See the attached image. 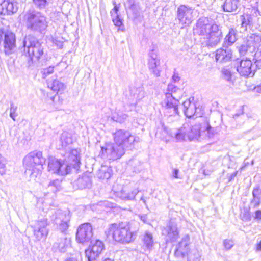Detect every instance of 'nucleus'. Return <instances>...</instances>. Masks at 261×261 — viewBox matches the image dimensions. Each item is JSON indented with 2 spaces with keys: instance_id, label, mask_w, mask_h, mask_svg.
<instances>
[{
  "instance_id": "obj_1",
  "label": "nucleus",
  "mask_w": 261,
  "mask_h": 261,
  "mask_svg": "<svg viewBox=\"0 0 261 261\" xmlns=\"http://www.w3.org/2000/svg\"><path fill=\"white\" fill-rule=\"evenodd\" d=\"M195 35L200 36L202 47H215L220 42L222 32L220 27L211 18L202 17L197 21L193 29Z\"/></svg>"
},
{
  "instance_id": "obj_2",
  "label": "nucleus",
  "mask_w": 261,
  "mask_h": 261,
  "mask_svg": "<svg viewBox=\"0 0 261 261\" xmlns=\"http://www.w3.org/2000/svg\"><path fill=\"white\" fill-rule=\"evenodd\" d=\"M107 237H111L113 239L121 244H127L133 241L136 234L132 232L130 227L126 222L113 223L105 230Z\"/></svg>"
},
{
  "instance_id": "obj_3",
  "label": "nucleus",
  "mask_w": 261,
  "mask_h": 261,
  "mask_svg": "<svg viewBox=\"0 0 261 261\" xmlns=\"http://www.w3.org/2000/svg\"><path fill=\"white\" fill-rule=\"evenodd\" d=\"M47 17L36 10H29L24 14V21L28 29L42 33L48 27Z\"/></svg>"
},
{
  "instance_id": "obj_4",
  "label": "nucleus",
  "mask_w": 261,
  "mask_h": 261,
  "mask_svg": "<svg viewBox=\"0 0 261 261\" xmlns=\"http://www.w3.org/2000/svg\"><path fill=\"white\" fill-rule=\"evenodd\" d=\"M45 159L41 151H33L28 154L23 159V165L26 170V174L32 177H36L41 173L42 165Z\"/></svg>"
},
{
  "instance_id": "obj_5",
  "label": "nucleus",
  "mask_w": 261,
  "mask_h": 261,
  "mask_svg": "<svg viewBox=\"0 0 261 261\" xmlns=\"http://www.w3.org/2000/svg\"><path fill=\"white\" fill-rule=\"evenodd\" d=\"M181 97V91L172 84H169L165 93L164 104L170 116L178 114V104Z\"/></svg>"
},
{
  "instance_id": "obj_6",
  "label": "nucleus",
  "mask_w": 261,
  "mask_h": 261,
  "mask_svg": "<svg viewBox=\"0 0 261 261\" xmlns=\"http://www.w3.org/2000/svg\"><path fill=\"white\" fill-rule=\"evenodd\" d=\"M23 46L27 48L30 58L28 66H30L33 61H38L44 54V48L42 43L35 37L29 35L23 40Z\"/></svg>"
},
{
  "instance_id": "obj_7",
  "label": "nucleus",
  "mask_w": 261,
  "mask_h": 261,
  "mask_svg": "<svg viewBox=\"0 0 261 261\" xmlns=\"http://www.w3.org/2000/svg\"><path fill=\"white\" fill-rule=\"evenodd\" d=\"M113 138L115 143L121 145L127 150H131L134 143L140 141L138 137L132 135L129 131L124 129L117 130L113 134Z\"/></svg>"
},
{
  "instance_id": "obj_8",
  "label": "nucleus",
  "mask_w": 261,
  "mask_h": 261,
  "mask_svg": "<svg viewBox=\"0 0 261 261\" xmlns=\"http://www.w3.org/2000/svg\"><path fill=\"white\" fill-rule=\"evenodd\" d=\"M70 219L69 211L58 210L50 216L51 221L56 225L58 229L62 233H65L69 227Z\"/></svg>"
},
{
  "instance_id": "obj_9",
  "label": "nucleus",
  "mask_w": 261,
  "mask_h": 261,
  "mask_svg": "<svg viewBox=\"0 0 261 261\" xmlns=\"http://www.w3.org/2000/svg\"><path fill=\"white\" fill-rule=\"evenodd\" d=\"M127 150L121 145L115 143H107L101 147L102 155L109 160H115L121 158Z\"/></svg>"
},
{
  "instance_id": "obj_10",
  "label": "nucleus",
  "mask_w": 261,
  "mask_h": 261,
  "mask_svg": "<svg viewBox=\"0 0 261 261\" xmlns=\"http://www.w3.org/2000/svg\"><path fill=\"white\" fill-rule=\"evenodd\" d=\"M49 225L46 218H42L36 221L31 226L33 229V234L37 241L45 240L46 239L49 229L47 226Z\"/></svg>"
},
{
  "instance_id": "obj_11",
  "label": "nucleus",
  "mask_w": 261,
  "mask_h": 261,
  "mask_svg": "<svg viewBox=\"0 0 261 261\" xmlns=\"http://www.w3.org/2000/svg\"><path fill=\"white\" fill-rule=\"evenodd\" d=\"M92 236V228L90 223H84L79 226L76 234V240L78 243L83 244L88 243Z\"/></svg>"
},
{
  "instance_id": "obj_12",
  "label": "nucleus",
  "mask_w": 261,
  "mask_h": 261,
  "mask_svg": "<svg viewBox=\"0 0 261 261\" xmlns=\"http://www.w3.org/2000/svg\"><path fill=\"white\" fill-rule=\"evenodd\" d=\"M194 9L186 5H181L177 9V19L182 24L189 25L193 20Z\"/></svg>"
},
{
  "instance_id": "obj_13",
  "label": "nucleus",
  "mask_w": 261,
  "mask_h": 261,
  "mask_svg": "<svg viewBox=\"0 0 261 261\" xmlns=\"http://www.w3.org/2000/svg\"><path fill=\"white\" fill-rule=\"evenodd\" d=\"M92 245L85 250V255L88 261H94L104 249V244L99 240L91 242Z\"/></svg>"
},
{
  "instance_id": "obj_14",
  "label": "nucleus",
  "mask_w": 261,
  "mask_h": 261,
  "mask_svg": "<svg viewBox=\"0 0 261 261\" xmlns=\"http://www.w3.org/2000/svg\"><path fill=\"white\" fill-rule=\"evenodd\" d=\"M162 233L166 236L167 242H175L179 237V231L177 224L171 221L163 229Z\"/></svg>"
},
{
  "instance_id": "obj_15",
  "label": "nucleus",
  "mask_w": 261,
  "mask_h": 261,
  "mask_svg": "<svg viewBox=\"0 0 261 261\" xmlns=\"http://www.w3.org/2000/svg\"><path fill=\"white\" fill-rule=\"evenodd\" d=\"M190 237L188 235L183 237L181 240L176 245L174 255L178 258H184L188 253Z\"/></svg>"
},
{
  "instance_id": "obj_16",
  "label": "nucleus",
  "mask_w": 261,
  "mask_h": 261,
  "mask_svg": "<svg viewBox=\"0 0 261 261\" xmlns=\"http://www.w3.org/2000/svg\"><path fill=\"white\" fill-rule=\"evenodd\" d=\"M237 70L243 76H253L255 70L252 69V63L250 60H242L240 61L239 65L237 67Z\"/></svg>"
},
{
  "instance_id": "obj_17",
  "label": "nucleus",
  "mask_w": 261,
  "mask_h": 261,
  "mask_svg": "<svg viewBox=\"0 0 261 261\" xmlns=\"http://www.w3.org/2000/svg\"><path fill=\"white\" fill-rule=\"evenodd\" d=\"M4 52L6 55H10L16 47L15 35L13 33L7 31L4 34Z\"/></svg>"
},
{
  "instance_id": "obj_18",
  "label": "nucleus",
  "mask_w": 261,
  "mask_h": 261,
  "mask_svg": "<svg viewBox=\"0 0 261 261\" xmlns=\"http://www.w3.org/2000/svg\"><path fill=\"white\" fill-rule=\"evenodd\" d=\"M92 176L90 173L86 172L80 175L73 182V186L77 189L90 188L92 186Z\"/></svg>"
},
{
  "instance_id": "obj_19",
  "label": "nucleus",
  "mask_w": 261,
  "mask_h": 261,
  "mask_svg": "<svg viewBox=\"0 0 261 261\" xmlns=\"http://www.w3.org/2000/svg\"><path fill=\"white\" fill-rule=\"evenodd\" d=\"M194 98H190L182 103V110L185 115L188 118H191L195 114L197 116V108L193 102Z\"/></svg>"
},
{
  "instance_id": "obj_20",
  "label": "nucleus",
  "mask_w": 261,
  "mask_h": 261,
  "mask_svg": "<svg viewBox=\"0 0 261 261\" xmlns=\"http://www.w3.org/2000/svg\"><path fill=\"white\" fill-rule=\"evenodd\" d=\"M201 132L203 139H213L217 133V128L212 127L206 119L201 123Z\"/></svg>"
},
{
  "instance_id": "obj_21",
  "label": "nucleus",
  "mask_w": 261,
  "mask_h": 261,
  "mask_svg": "<svg viewBox=\"0 0 261 261\" xmlns=\"http://www.w3.org/2000/svg\"><path fill=\"white\" fill-rule=\"evenodd\" d=\"M231 58L232 51L228 47L220 48L216 50L215 59L218 62L226 63L230 61Z\"/></svg>"
},
{
  "instance_id": "obj_22",
  "label": "nucleus",
  "mask_w": 261,
  "mask_h": 261,
  "mask_svg": "<svg viewBox=\"0 0 261 261\" xmlns=\"http://www.w3.org/2000/svg\"><path fill=\"white\" fill-rule=\"evenodd\" d=\"M188 124H184L183 127L178 129L174 133H169L168 129L164 125L162 127L164 129L165 133L167 134H169V135L172 137H174L176 141H182L186 140V138L187 137L188 132L186 130V128L188 127Z\"/></svg>"
},
{
  "instance_id": "obj_23",
  "label": "nucleus",
  "mask_w": 261,
  "mask_h": 261,
  "mask_svg": "<svg viewBox=\"0 0 261 261\" xmlns=\"http://www.w3.org/2000/svg\"><path fill=\"white\" fill-rule=\"evenodd\" d=\"M187 138L190 141L194 140L200 141L202 139L201 123L196 124L190 128V131L188 132Z\"/></svg>"
},
{
  "instance_id": "obj_24",
  "label": "nucleus",
  "mask_w": 261,
  "mask_h": 261,
  "mask_svg": "<svg viewBox=\"0 0 261 261\" xmlns=\"http://www.w3.org/2000/svg\"><path fill=\"white\" fill-rule=\"evenodd\" d=\"M114 5L115 6L110 12L112 21L115 26L119 27V30L123 31L124 30V26L123 24L122 20L120 18L119 15L118 13L119 7L116 4L115 2L114 3Z\"/></svg>"
},
{
  "instance_id": "obj_25",
  "label": "nucleus",
  "mask_w": 261,
  "mask_h": 261,
  "mask_svg": "<svg viewBox=\"0 0 261 261\" xmlns=\"http://www.w3.org/2000/svg\"><path fill=\"white\" fill-rule=\"evenodd\" d=\"M70 240L65 237L58 238L57 241L54 244L53 248L57 251L60 252H65L67 248L70 245Z\"/></svg>"
},
{
  "instance_id": "obj_26",
  "label": "nucleus",
  "mask_w": 261,
  "mask_h": 261,
  "mask_svg": "<svg viewBox=\"0 0 261 261\" xmlns=\"http://www.w3.org/2000/svg\"><path fill=\"white\" fill-rule=\"evenodd\" d=\"M66 161L72 165V168L77 170L80 168L81 164L79 151L77 149L72 150Z\"/></svg>"
},
{
  "instance_id": "obj_27",
  "label": "nucleus",
  "mask_w": 261,
  "mask_h": 261,
  "mask_svg": "<svg viewBox=\"0 0 261 261\" xmlns=\"http://www.w3.org/2000/svg\"><path fill=\"white\" fill-rule=\"evenodd\" d=\"M247 42L249 47H251L252 51H254L256 48L260 46L261 36L255 34H252L247 37Z\"/></svg>"
},
{
  "instance_id": "obj_28",
  "label": "nucleus",
  "mask_w": 261,
  "mask_h": 261,
  "mask_svg": "<svg viewBox=\"0 0 261 261\" xmlns=\"http://www.w3.org/2000/svg\"><path fill=\"white\" fill-rule=\"evenodd\" d=\"M130 95L135 99L136 103L140 101L145 95L144 88L142 87H133L130 89Z\"/></svg>"
},
{
  "instance_id": "obj_29",
  "label": "nucleus",
  "mask_w": 261,
  "mask_h": 261,
  "mask_svg": "<svg viewBox=\"0 0 261 261\" xmlns=\"http://www.w3.org/2000/svg\"><path fill=\"white\" fill-rule=\"evenodd\" d=\"M62 163V160H58L54 157L51 156L48 159V168L49 171L57 174L59 169Z\"/></svg>"
},
{
  "instance_id": "obj_30",
  "label": "nucleus",
  "mask_w": 261,
  "mask_h": 261,
  "mask_svg": "<svg viewBox=\"0 0 261 261\" xmlns=\"http://www.w3.org/2000/svg\"><path fill=\"white\" fill-rule=\"evenodd\" d=\"M138 192L139 190L138 188L134 189L130 192H127L126 190L123 189L119 194V197L123 200H133Z\"/></svg>"
},
{
  "instance_id": "obj_31",
  "label": "nucleus",
  "mask_w": 261,
  "mask_h": 261,
  "mask_svg": "<svg viewBox=\"0 0 261 261\" xmlns=\"http://www.w3.org/2000/svg\"><path fill=\"white\" fill-rule=\"evenodd\" d=\"M238 0H225L223 5V10L228 12H236L238 8Z\"/></svg>"
},
{
  "instance_id": "obj_32",
  "label": "nucleus",
  "mask_w": 261,
  "mask_h": 261,
  "mask_svg": "<svg viewBox=\"0 0 261 261\" xmlns=\"http://www.w3.org/2000/svg\"><path fill=\"white\" fill-rule=\"evenodd\" d=\"M47 85L48 87L52 90L57 92L63 91L65 88L64 84L56 80L48 81Z\"/></svg>"
},
{
  "instance_id": "obj_33",
  "label": "nucleus",
  "mask_w": 261,
  "mask_h": 261,
  "mask_svg": "<svg viewBox=\"0 0 261 261\" xmlns=\"http://www.w3.org/2000/svg\"><path fill=\"white\" fill-rule=\"evenodd\" d=\"M60 142L63 148H65L68 145L71 144L73 142L71 135L68 132H64L61 134Z\"/></svg>"
},
{
  "instance_id": "obj_34",
  "label": "nucleus",
  "mask_w": 261,
  "mask_h": 261,
  "mask_svg": "<svg viewBox=\"0 0 261 261\" xmlns=\"http://www.w3.org/2000/svg\"><path fill=\"white\" fill-rule=\"evenodd\" d=\"M71 168H72V166L69 163H67L65 160H62V163L57 174L60 175H66L71 172Z\"/></svg>"
},
{
  "instance_id": "obj_35",
  "label": "nucleus",
  "mask_w": 261,
  "mask_h": 261,
  "mask_svg": "<svg viewBox=\"0 0 261 261\" xmlns=\"http://www.w3.org/2000/svg\"><path fill=\"white\" fill-rule=\"evenodd\" d=\"M144 245L148 250L152 249L153 246V236L151 233L146 231L143 239Z\"/></svg>"
},
{
  "instance_id": "obj_36",
  "label": "nucleus",
  "mask_w": 261,
  "mask_h": 261,
  "mask_svg": "<svg viewBox=\"0 0 261 261\" xmlns=\"http://www.w3.org/2000/svg\"><path fill=\"white\" fill-rule=\"evenodd\" d=\"M61 189V180L58 179L50 181L47 186L48 192L56 193Z\"/></svg>"
},
{
  "instance_id": "obj_37",
  "label": "nucleus",
  "mask_w": 261,
  "mask_h": 261,
  "mask_svg": "<svg viewBox=\"0 0 261 261\" xmlns=\"http://www.w3.org/2000/svg\"><path fill=\"white\" fill-rule=\"evenodd\" d=\"M253 17L251 15L244 14L241 16V20L242 21L241 27L247 30L248 26H251L253 24Z\"/></svg>"
},
{
  "instance_id": "obj_38",
  "label": "nucleus",
  "mask_w": 261,
  "mask_h": 261,
  "mask_svg": "<svg viewBox=\"0 0 261 261\" xmlns=\"http://www.w3.org/2000/svg\"><path fill=\"white\" fill-rule=\"evenodd\" d=\"M237 30L233 28L229 29V33L225 39L228 45H232L237 40Z\"/></svg>"
},
{
  "instance_id": "obj_39",
  "label": "nucleus",
  "mask_w": 261,
  "mask_h": 261,
  "mask_svg": "<svg viewBox=\"0 0 261 261\" xmlns=\"http://www.w3.org/2000/svg\"><path fill=\"white\" fill-rule=\"evenodd\" d=\"M127 115L121 112H115L112 114L111 119L114 121L123 123L126 119Z\"/></svg>"
},
{
  "instance_id": "obj_40",
  "label": "nucleus",
  "mask_w": 261,
  "mask_h": 261,
  "mask_svg": "<svg viewBox=\"0 0 261 261\" xmlns=\"http://www.w3.org/2000/svg\"><path fill=\"white\" fill-rule=\"evenodd\" d=\"M222 77L229 83H233L232 74L229 68L224 67L222 69Z\"/></svg>"
},
{
  "instance_id": "obj_41",
  "label": "nucleus",
  "mask_w": 261,
  "mask_h": 261,
  "mask_svg": "<svg viewBox=\"0 0 261 261\" xmlns=\"http://www.w3.org/2000/svg\"><path fill=\"white\" fill-rule=\"evenodd\" d=\"M18 107L17 106H15L13 102H11L10 103V117L14 120H16V118L18 116V113H16Z\"/></svg>"
},
{
  "instance_id": "obj_42",
  "label": "nucleus",
  "mask_w": 261,
  "mask_h": 261,
  "mask_svg": "<svg viewBox=\"0 0 261 261\" xmlns=\"http://www.w3.org/2000/svg\"><path fill=\"white\" fill-rule=\"evenodd\" d=\"M130 9L134 14V18H136L140 16V8L138 4L133 3L130 7Z\"/></svg>"
},
{
  "instance_id": "obj_43",
  "label": "nucleus",
  "mask_w": 261,
  "mask_h": 261,
  "mask_svg": "<svg viewBox=\"0 0 261 261\" xmlns=\"http://www.w3.org/2000/svg\"><path fill=\"white\" fill-rule=\"evenodd\" d=\"M254 60L256 66L258 69H261V48L257 49L254 55Z\"/></svg>"
},
{
  "instance_id": "obj_44",
  "label": "nucleus",
  "mask_w": 261,
  "mask_h": 261,
  "mask_svg": "<svg viewBox=\"0 0 261 261\" xmlns=\"http://www.w3.org/2000/svg\"><path fill=\"white\" fill-rule=\"evenodd\" d=\"M35 6L40 9L45 8L47 4V0H33Z\"/></svg>"
},
{
  "instance_id": "obj_45",
  "label": "nucleus",
  "mask_w": 261,
  "mask_h": 261,
  "mask_svg": "<svg viewBox=\"0 0 261 261\" xmlns=\"http://www.w3.org/2000/svg\"><path fill=\"white\" fill-rule=\"evenodd\" d=\"M253 51L251 47L248 45V43L246 42L245 44H242L239 47V51L241 55H244L248 50Z\"/></svg>"
},
{
  "instance_id": "obj_46",
  "label": "nucleus",
  "mask_w": 261,
  "mask_h": 261,
  "mask_svg": "<svg viewBox=\"0 0 261 261\" xmlns=\"http://www.w3.org/2000/svg\"><path fill=\"white\" fill-rule=\"evenodd\" d=\"M54 66H49L43 69L41 71L42 74V77L44 79L46 78V76H47L48 75L53 73L54 72Z\"/></svg>"
},
{
  "instance_id": "obj_47",
  "label": "nucleus",
  "mask_w": 261,
  "mask_h": 261,
  "mask_svg": "<svg viewBox=\"0 0 261 261\" xmlns=\"http://www.w3.org/2000/svg\"><path fill=\"white\" fill-rule=\"evenodd\" d=\"M149 70L155 76L159 77L160 76L161 70L160 65L149 68Z\"/></svg>"
},
{
  "instance_id": "obj_48",
  "label": "nucleus",
  "mask_w": 261,
  "mask_h": 261,
  "mask_svg": "<svg viewBox=\"0 0 261 261\" xmlns=\"http://www.w3.org/2000/svg\"><path fill=\"white\" fill-rule=\"evenodd\" d=\"M149 59L148 60H158L157 57V50L154 47L148 53Z\"/></svg>"
},
{
  "instance_id": "obj_49",
  "label": "nucleus",
  "mask_w": 261,
  "mask_h": 261,
  "mask_svg": "<svg viewBox=\"0 0 261 261\" xmlns=\"http://www.w3.org/2000/svg\"><path fill=\"white\" fill-rule=\"evenodd\" d=\"M5 159L0 154V174L3 175L5 173Z\"/></svg>"
},
{
  "instance_id": "obj_50",
  "label": "nucleus",
  "mask_w": 261,
  "mask_h": 261,
  "mask_svg": "<svg viewBox=\"0 0 261 261\" xmlns=\"http://www.w3.org/2000/svg\"><path fill=\"white\" fill-rule=\"evenodd\" d=\"M223 245L226 249L229 250L233 246L234 243L232 240H225L223 241Z\"/></svg>"
},
{
  "instance_id": "obj_51",
  "label": "nucleus",
  "mask_w": 261,
  "mask_h": 261,
  "mask_svg": "<svg viewBox=\"0 0 261 261\" xmlns=\"http://www.w3.org/2000/svg\"><path fill=\"white\" fill-rule=\"evenodd\" d=\"M160 65V60H148V68L156 67Z\"/></svg>"
},
{
  "instance_id": "obj_52",
  "label": "nucleus",
  "mask_w": 261,
  "mask_h": 261,
  "mask_svg": "<svg viewBox=\"0 0 261 261\" xmlns=\"http://www.w3.org/2000/svg\"><path fill=\"white\" fill-rule=\"evenodd\" d=\"M260 203V198L253 197L251 200V204L253 205L254 208L257 207Z\"/></svg>"
},
{
  "instance_id": "obj_53",
  "label": "nucleus",
  "mask_w": 261,
  "mask_h": 261,
  "mask_svg": "<svg viewBox=\"0 0 261 261\" xmlns=\"http://www.w3.org/2000/svg\"><path fill=\"white\" fill-rule=\"evenodd\" d=\"M5 9V12H12L14 13L15 11L14 10L13 8V4L12 3H9L7 1V4L6 6H4Z\"/></svg>"
},
{
  "instance_id": "obj_54",
  "label": "nucleus",
  "mask_w": 261,
  "mask_h": 261,
  "mask_svg": "<svg viewBox=\"0 0 261 261\" xmlns=\"http://www.w3.org/2000/svg\"><path fill=\"white\" fill-rule=\"evenodd\" d=\"M261 189L258 187L254 188L252 191L253 197L260 198Z\"/></svg>"
},
{
  "instance_id": "obj_55",
  "label": "nucleus",
  "mask_w": 261,
  "mask_h": 261,
  "mask_svg": "<svg viewBox=\"0 0 261 261\" xmlns=\"http://www.w3.org/2000/svg\"><path fill=\"white\" fill-rule=\"evenodd\" d=\"M7 1H4L2 4H0V14L5 13V7L6 6Z\"/></svg>"
},
{
  "instance_id": "obj_56",
  "label": "nucleus",
  "mask_w": 261,
  "mask_h": 261,
  "mask_svg": "<svg viewBox=\"0 0 261 261\" xmlns=\"http://www.w3.org/2000/svg\"><path fill=\"white\" fill-rule=\"evenodd\" d=\"M255 219L261 220V210H257L255 213Z\"/></svg>"
},
{
  "instance_id": "obj_57",
  "label": "nucleus",
  "mask_w": 261,
  "mask_h": 261,
  "mask_svg": "<svg viewBox=\"0 0 261 261\" xmlns=\"http://www.w3.org/2000/svg\"><path fill=\"white\" fill-rule=\"evenodd\" d=\"M172 80L174 82H177L179 81L180 77L178 75V74L174 72L172 76Z\"/></svg>"
},
{
  "instance_id": "obj_58",
  "label": "nucleus",
  "mask_w": 261,
  "mask_h": 261,
  "mask_svg": "<svg viewBox=\"0 0 261 261\" xmlns=\"http://www.w3.org/2000/svg\"><path fill=\"white\" fill-rule=\"evenodd\" d=\"M242 219L245 220H250V216L248 212L244 213L242 216Z\"/></svg>"
},
{
  "instance_id": "obj_59",
  "label": "nucleus",
  "mask_w": 261,
  "mask_h": 261,
  "mask_svg": "<svg viewBox=\"0 0 261 261\" xmlns=\"http://www.w3.org/2000/svg\"><path fill=\"white\" fill-rule=\"evenodd\" d=\"M141 220H142L144 223H146L147 220V217L146 215H139V216Z\"/></svg>"
},
{
  "instance_id": "obj_60",
  "label": "nucleus",
  "mask_w": 261,
  "mask_h": 261,
  "mask_svg": "<svg viewBox=\"0 0 261 261\" xmlns=\"http://www.w3.org/2000/svg\"><path fill=\"white\" fill-rule=\"evenodd\" d=\"M178 169H174L173 172V176L176 178H178Z\"/></svg>"
},
{
  "instance_id": "obj_61",
  "label": "nucleus",
  "mask_w": 261,
  "mask_h": 261,
  "mask_svg": "<svg viewBox=\"0 0 261 261\" xmlns=\"http://www.w3.org/2000/svg\"><path fill=\"white\" fill-rule=\"evenodd\" d=\"M238 174V171H235L233 173H232L230 177H229V180H231L234 178V177L237 176Z\"/></svg>"
},
{
  "instance_id": "obj_62",
  "label": "nucleus",
  "mask_w": 261,
  "mask_h": 261,
  "mask_svg": "<svg viewBox=\"0 0 261 261\" xmlns=\"http://www.w3.org/2000/svg\"><path fill=\"white\" fill-rule=\"evenodd\" d=\"M110 177H111V175H110L109 172L108 171V172L105 173V175H104L105 178H106L107 179H109Z\"/></svg>"
},
{
  "instance_id": "obj_63",
  "label": "nucleus",
  "mask_w": 261,
  "mask_h": 261,
  "mask_svg": "<svg viewBox=\"0 0 261 261\" xmlns=\"http://www.w3.org/2000/svg\"><path fill=\"white\" fill-rule=\"evenodd\" d=\"M256 251H261V241L256 245Z\"/></svg>"
},
{
  "instance_id": "obj_64",
  "label": "nucleus",
  "mask_w": 261,
  "mask_h": 261,
  "mask_svg": "<svg viewBox=\"0 0 261 261\" xmlns=\"http://www.w3.org/2000/svg\"><path fill=\"white\" fill-rule=\"evenodd\" d=\"M65 261H79V260L75 258H71L66 260Z\"/></svg>"
}]
</instances>
